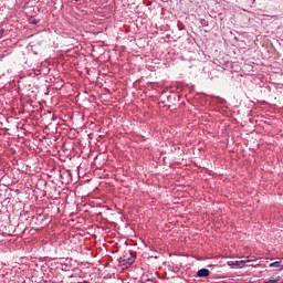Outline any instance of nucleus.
I'll return each mask as SVG.
<instances>
[{"mask_svg": "<svg viewBox=\"0 0 283 283\" xmlns=\"http://www.w3.org/2000/svg\"><path fill=\"white\" fill-rule=\"evenodd\" d=\"M209 275H210V271L208 269H201L197 273L198 277H207Z\"/></svg>", "mask_w": 283, "mask_h": 283, "instance_id": "f257e3e1", "label": "nucleus"}, {"mask_svg": "<svg viewBox=\"0 0 283 283\" xmlns=\"http://www.w3.org/2000/svg\"><path fill=\"white\" fill-rule=\"evenodd\" d=\"M245 262L248 261H237L235 263H233V268L242 269L245 266Z\"/></svg>", "mask_w": 283, "mask_h": 283, "instance_id": "f03ea898", "label": "nucleus"}, {"mask_svg": "<svg viewBox=\"0 0 283 283\" xmlns=\"http://www.w3.org/2000/svg\"><path fill=\"white\" fill-rule=\"evenodd\" d=\"M263 283H281V276H276V279H274V280L270 279Z\"/></svg>", "mask_w": 283, "mask_h": 283, "instance_id": "7ed1b4c3", "label": "nucleus"}, {"mask_svg": "<svg viewBox=\"0 0 283 283\" xmlns=\"http://www.w3.org/2000/svg\"><path fill=\"white\" fill-rule=\"evenodd\" d=\"M280 261H276L274 263H270V268H279L280 266Z\"/></svg>", "mask_w": 283, "mask_h": 283, "instance_id": "20e7f679", "label": "nucleus"}]
</instances>
